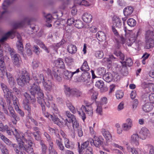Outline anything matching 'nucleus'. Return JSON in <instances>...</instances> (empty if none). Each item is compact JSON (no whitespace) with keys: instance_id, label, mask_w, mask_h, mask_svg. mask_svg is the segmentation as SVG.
Masks as SVG:
<instances>
[{"instance_id":"obj_1","label":"nucleus","mask_w":154,"mask_h":154,"mask_svg":"<svg viewBox=\"0 0 154 154\" xmlns=\"http://www.w3.org/2000/svg\"><path fill=\"white\" fill-rule=\"evenodd\" d=\"M16 140L18 143V145L15 144H12L14 150L17 154H25L24 152H20V150H25L28 153L31 154L33 152V149L32 147L33 143L32 141L29 140L27 143L22 141L19 137V135H16Z\"/></svg>"},{"instance_id":"obj_2","label":"nucleus","mask_w":154,"mask_h":154,"mask_svg":"<svg viewBox=\"0 0 154 154\" xmlns=\"http://www.w3.org/2000/svg\"><path fill=\"white\" fill-rule=\"evenodd\" d=\"M21 76L17 79L18 84L21 86H23L29 82L30 79L29 74L24 69H23L21 71Z\"/></svg>"},{"instance_id":"obj_3","label":"nucleus","mask_w":154,"mask_h":154,"mask_svg":"<svg viewBox=\"0 0 154 154\" xmlns=\"http://www.w3.org/2000/svg\"><path fill=\"white\" fill-rule=\"evenodd\" d=\"M14 135L15 136L16 138V135L18 134L19 137L21 138L22 141H23L25 143H27L29 140L32 141V135L33 132H32L31 131H27L24 134L21 133L19 134L16 129H15L14 131L13 132Z\"/></svg>"},{"instance_id":"obj_4","label":"nucleus","mask_w":154,"mask_h":154,"mask_svg":"<svg viewBox=\"0 0 154 154\" xmlns=\"http://www.w3.org/2000/svg\"><path fill=\"white\" fill-rule=\"evenodd\" d=\"M8 50L10 51L11 57L13 59L14 64L17 67H19L21 63L19 55L15 53L13 49L9 48H8Z\"/></svg>"},{"instance_id":"obj_5","label":"nucleus","mask_w":154,"mask_h":154,"mask_svg":"<svg viewBox=\"0 0 154 154\" xmlns=\"http://www.w3.org/2000/svg\"><path fill=\"white\" fill-rule=\"evenodd\" d=\"M79 69H77L75 71L72 72L64 69H63L62 74L63 78L66 80H71L72 79L73 75L77 73H78L79 72Z\"/></svg>"},{"instance_id":"obj_6","label":"nucleus","mask_w":154,"mask_h":154,"mask_svg":"<svg viewBox=\"0 0 154 154\" xmlns=\"http://www.w3.org/2000/svg\"><path fill=\"white\" fill-rule=\"evenodd\" d=\"M1 86L4 94V96L8 99V100L10 102L9 99L13 97L12 92L11 90H9L7 86L3 83H1Z\"/></svg>"},{"instance_id":"obj_7","label":"nucleus","mask_w":154,"mask_h":154,"mask_svg":"<svg viewBox=\"0 0 154 154\" xmlns=\"http://www.w3.org/2000/svg\"><path fill=\"white\" fill-rule=\"evenodd\" d=\"M32 77L38 85L42 83L45 80L42 74H38L36 72H32Z\"/></svg>"},{"instance_id":"obj_8","label":"nucleus","mask_w":154,"mask_h":154,"mask_svg":"<svg viewBox=\"0 0 154 154\" xmlns=\"http://www.w3.org/2000/svg\"><path fill=\"white\" fill-rule=\"evenodd\" d=\"M12 3L11 0H5L2 4V8L0 9V12L1 13V17L7 13L8 6Z\"/></svg>"},{"instance_id":"obj_9","label":"nucleus","mask_w":154,"mask_h":154,"mask_svg":"<svg viewBox=\"0 0 154 154\" xmlns=\"http://www.w3.org/2000/svg\"><path fill=\"white\" fill-rule=\"evenodd\" d=\"M8 109L10 112V116L11 118H13L14 120L12 121L14 124H16L17 122L19 121L20 118L19 116L15 112L13 108L12 107L8 108Z\"/></svg>"},{"instance_id":"obj_10","label":"nucleus","mask_w":154,"mask_h":154,"mask_svg":"<svg viewBox=\"0 0 154 154\" xmlns=\"http://www.w3.org/2000/svg\"><path fill=\"white\" fill-rule=\"evenodd\" d=\"M139 133L140 138L142 140L146 139L149 137L150 135V133L149 130L145 127L141 128Z\"/></svg>"},{"instance_id":"obj_11","label":"nucleus","mask_w":154,"mask_h":154,"mask_svg":"<svg viewBox=\"0 0 154 154\" xmlns=\"http://www.w3.org/2000/svg\"><path fill=\"white\" fill-rule=\"evenodd\" d=\"M40 88V86L37 85L35 82H34L30 84V86L29 88V90L32 95H35Z\"/></svg>"},{"instance_id":"obj_12","label":"nucleus","mask_w":154,"mask_h":154,"mask_svg":"<svg viewBox=\"0 0 154 154\" xmlns=\"http://www.w3.org/2000/svg\"><path fill=\"white\" fill-rule=\"evenodd\" d=\"M132 126V121L129 118L127 119L126 121V122L122 125V129L125 131H128L130 130Z\"/></svg>"},{"instance_id":"obj_13","label":"nucleus","mask_w":154,"mask_h":154,"mask_svg":"<svg viewBox=\"0 0 154 154\" xmlns=\"http://www.w3.org/2000/svg\"><path fill=\"white\" fill-rule=\"evenodd\" d=\"M42 84L45 90L48 91H50L54 88V84L49 80L45 81V80Z\"/></svg>"},{"instance_id":"obj_14","label":"nucleus","mask_w":154,"mask_h":154,"mask_svg":"<svg viewBox=\"0 0 154 154\" xmlns=\"http://www.w3.org/2000/svg\"><path fill=\"white\" fill-rule=\"evenodd\" d=\"M101 133L107 142H109L112 140V135L108 130L102 128L101 129Z\"/></svg>"},{"instance_id":"obj_15","label":"nucleus","mask_w":154,"mask_h":154,"mask_svg":"<svg viewBox=\"0 0 154 154\" xmlns=\"http://www.w3.org/2000/svg\"><path fill=\"white\" fill-rule=\"evenodd\" d=\"M0 69L1 72L0 76L2 78H3L4 76L6 74V70L5 66V63L3 60V59L1 58H0Z\"/></svg>"},{"instance_id":"obj_16","label":"nucleus","mask_w":154,"mask_h":154,"mask_svg":"<svg viewBox=\"0 0 154 154\" xmlns=\"http://www.w3.org/2000/svg\"><path fill=\"white\" fill-rule=\"evenodd\" d=\"M89 141L92 146H94L97 147H99L102 143V141L97 137H95L94 140L90 139Z\"/></svg>"},{"instance_id":"obj_17","label":"nucleus","mask_w":154,"mask_h":154,"mask_svg":"<svg viewBox=\"0 0 154 154\" xmlns=\"http://www.w3.org/2000/svg\"><path fill=\"white\" fill-rule=\"evenodd\" d=\"M91 77L90 73L88 72H85L82 73L81 77V79L82 82L87 83L90 81Z\"/></svg>"},{"instance_id":"obj_18","label":"nucleus","mask_w":154,"mask_h":154,"mask_svg":"<svg viewBox=\"0 0 154 154\" xmlns=\"http://www.w3.org/2000/svg\"><path fill=\"white\" fill-rule=\"evenodd\" d=\"M38 103L41 105L43 112L44 111H45V105L49 108L51 104V105L53 103H52V102L51 101H48L47 102H46L44 99H40L38 100Z\"/></svg>"},{"instance_id":"obj_19","label":"nucleus","mask_w":154,"mask_h":154,"mask_svg":"<svg viewBox=\"0 0 154 154\" xmlns=\"http://www.w3.org/2000/svg\"><path fill=\"white\" fill-rule=\"evenodd\" d=\"M16 33L15 29H12L7 33L0 39V42H3L9 37L15 35Z\"/></svg>"},{"instance_id":"obj_20","label":"nucleus","mask_w":154,"mask_h":154,"mask_svg":"<svg viewBox=\"0 0 154 154\" xmlns=\"http://www.w3.org/2000/svg\"><path fill=\"white\" fill-rule=\"evenodd\" d=\"M145 48L149 49L154 47V39H148L145 40Z\"/></svg>"},{"instance_id":"obj_21","label":"nucleus","mask_w":154,"mask_h":154,"mask_svg":"<svg viewBox=\"0 0 154 154\" xmlns=\"http://www.w3.org/2000/svg\"><path fill=\"white\" fill-rule=\"evenodd\" d=\"M52 74L56 80L59 82L61 81L62 77L60 75V72L57 68H54L53 70Z\"/></svg>"},{"instance_id":"obj_22","label":"nucleus","mask_w":154,"mask_h":154,"mask_svg":"<svg viewBox=\"0 0 154 154\" xmlns=\"http://www.w3.org/2000/svg\"><path fill=\"white\" fill-rule=\"evenodd\" d=\"M113 25L118 28L121 27L122 26V22L120 18L117 17H114L113 20Z\"/></svg>"},{"instance_id":"obj_23","label":"nucleus","mask_w":154,"mask_h":154,"mask_svg":"<svg viewBox=\"0 0 154 154\" xmlns=\"http://www.w3.org/2000/svg\"><path fill=\"white\" fill-rule=\"evenodd\" d=\"M133 11L134 9L131 6H127L123 10L124 14L125 16L128 17L132 14Z\"/></svg>"},{"instance_id":"obj_24","label":"nucleus","mask_w":154,"mask_h":154,"mask_svg":"<svg viewBox=\"0 0 154 154\" xmlns=\"http://www.w3.org/2000/svg\"><path fill=\"white\" fill-rule=\"evenodd\" d=\"M96 37L97 39L100 42L105 41L106 38L105 33L101 31L98 32L96 34Z\"/></svg>"},{"instance_id":"obj_25","label":"nucleus","mask_w":154,"mask_h":154,"mask_svg":"<svg viewBox=\"0 0 154 154\" xmlns=\"http://www.w3.org/2000/svg\"><path fill=\"white\" fill-rule=\"evenodd\" d=\"M54 64L56 67L63 69L65 68V65L63 60L61 58H59L54 61Z\"/></svg>"},{"instance_id":"obj_26","label":"nucleus","mask_w":154,"mask_h":154,"mask_svg":"<svg viewBox=\"0 0 154 154\" xmlns=\"http://www.w3.org/2000/svg\"><path fill=\"white\" fill-rule=\"evenodd\" d=\"M153 106L150 102H148L144 104L143 106V109L145 112H148L153 109Z\"/></svg>"},{"instance_id":"obj_27","label":"nucleus","mask_w":154,"mask_h":154,"mask_svg":"<svg viewBox=\"0 0 154 154\" xmlns=\"http://www.w3.org/2000/svg\"><path fill=\"white\" fill-rule=\"evenodd\" d=\"M65 115L69 119V120H68L67 119H65V124L67 126L69 127V125L67 123H71V121L73 119H75V118L73 115L70 112L68 111H67L65 112Z\"/></svg>"},{"instance_id":"obj_28","label":"nucleus","mask_w":154,"mask_h":154,"mask_svg":"<svg viewBox=\"0 0 154 154\" xmlns=\"http://www.w3.org/2000/svg\"><path fill=\"white\" fill-rule=\"evenodd\" d=\"M92 17V16L90 14L85 13L83 14L82 19L85 22L89 23L91 21Z\"/></svg>"},{"instance_id":"obj_29","label":"nucleus","mask_w":154,"mask_h":154,"mask_svg":"<svg viewBox=\"0 0 154 154\" xmlns=\"http://www.w3.org/2000/svg\"><path fill=\"white\" fill-rule=\"evenodd\" d=\"M81 110L85 111L86 113L88 116H91L93 115V108L92 107H89V108L85 107V106L84 105H82L81 108Z\"/></svg>"},{"instance_id":"obj_30","label":"nucleus","mask_w":154,"mask_h":154,"mask_svg":"<svg viewBox=\"0 0 154 154\" xmlns=\"http://www.w3.org/2000/svg\"><path fill=\"white\" fill-rule=\"evenodd\" d=\"M77 48L75 45L70 44L67 47V50L68 52L72 54H75L77 51Z\"/></svg>"},{"instance_id":"obj_31","label":"nucleus","mask_w":154,"mask_h":154,"mask_svg":"<svg viewBox=\"0 0 154 154\" xmlns=\"http://www.w3.org/2000/svg\"><path fill=\"white\" fill-rule=\"evenodd\" d=\"M29 102L27 100H23V106L24 109L28 111V115L30 114L31 108L29 105Z\"/></svg>"},{"instance_id":"obj_32","label":"nucleus","mask_w":154,"mask_h":154,"mask_svg":"<svg viewBox=\"0 0 154 154\" xmlns=\"http://www.w3.org/2000/svg\"><path fill=\"white\" fill-rule=\"evenodd\" d=\"M148 39H154V31L148 30L146 32L145 39L147 40Z\"/></svg>"},{"instance_id":"obj_33","label":"nucleus","mask_w":154,"mask_h":154,"mask_svg":"<svg viewBox=\"0 0 154 154\" xmlns=\"http://www.w3.org/2000/svg\"><path fill=\"white\" fill-rule=\"evenodd\" d=\"M112 75L110 73L107 72L103 76V79L107 82H111L112 80Z\"/></svg>"},{"instance_id":"obj_34","label":"nucleus","mask_w":154,"mask_h":154,"mask_svg":"<svg viewBox=\"0 0 154 154\" xmlns=\"http://www.w3.org/2000/svg\"><path fill=\"white\" fill-rule=\"evenodd\" d=\"M131 141L136 146H138L139 144V136L137 134H133L131 137Z\"/></svg>"},{"instance_id":"obj_35","label":"nucleus","mask_w":154,"mask_h":154,"mask_svg":"<svg viewBox=\"0 0 154 154\" xmlns=\"http://www.w3.org/2000/svg\"><path fill=\"white\" fill-rule=\"evenodd\" d=\"M51 120L53 121L55 124H57L60 127L63 126V122L60 121V119L55 115L53 116L52 119Z\"/></svg>"},{"instance_id":"obj_36","label":"nucleus","mask_w":154,"mask_h":154,"mask_svg":"<svg viewBox=\"0 0 154 154\" xmlns=\"http://www.w3.org/2000/svg\"><path fill=\"white\" fill-rule=\"evenodd\" d=\"M28 17H26L24 18V20L20 22H18L15 23L13 25V27L15 29L17 28L21 27L23 26L24 24V22L28 19Z\"/></svg>"},{"instance_id":"obj_37","label":"nucleus","mask_w":154,"mask_h":154,"mask_svg":"<svg viewBox=\"0 0 154 154\" xmlns=\"http://www.w3.org/2000/svg\"><path fill=\"white\" fill-rule=\"evenodd\" d=\"M56 143L60 150L61 151H63L64 150L65 148L61 139L59 138L56 139Z\"/></svg>"},{"instance_id":"obj_38","label":"nucleus","mask_w":154,"mask_h":154,"mask_svg":"<svg viewBox=\"0 0 154 154\" xmlns=\"http://www.w3.org/2000/svg\"><path fill=\"white\" fill-rule=\"evenodd\" d=\"M5 75H6L7 76L9 84L11 86L14 85L15 84V82L13 77L11 75L10 73H7L6 72Z\"/></svg>"},{"instance_id":"obj_39","label":"nucleus","mask_w":154,"mask_h":154,"mask_svg":"<svg viewBox=\"0 0 154 154\" xmlns=\"http://www.w3.org/2000/svg\"><path fill=\"white\" fill-rule=\"evenodd\" d=\"M96 73L98 76H102L104 75L106 70L103 67H100L96 70Z\"/></svg>"},{"instance_id":"obj_40","label":"nucleus","mask_w":154,"mask_h":154,"mask_svg":"<svg viewBox=\"0 0 154 154\" xmlns=\"http://www.w3.org/2000/svg\"><path fill=\"white\" fill-rule=\"evenodd\" d=\"M71 122H72V127L74 130H76L77 129L81 127L75 118L72 120Z\"/></svg>"},{"instance_id":"obj_41","label":"nucleus","mask_w":154,"mask_h":154,"mask_svg":"<svg viewBox=\"0 0 154 154\" xmlns=\"http://www.w3.org/2000/svg\"><path fill=\"white\" fill-rule=\"evenodd\" d=\"M90 69L88 66L87 62L86 61H85L80 67V69L82 71L87 72Z\"/></svg>"},{"instance_id":"obj_42","label":"nucleus","mask_w":154,"mask_h":154,"mask_svg":"<svg viewBox=\"0 0 154 154\" xmlns=\"http://www.w3.org/2000/svg\"><path fill=\"white\" fill-rule=\"evenodd\" d=\"M89 141H87L81 144L80 149L79 150V152L80 154H82L83 153V150L87 148L89 144Z\"/></svg>"},{"instance_id":"obj_43","label":"nucleus","mask_w":154,"mask_h":154,"mask_svg":"<svg viewBox=\"0 0 154 154\" xmlns=\"http://www.w3.org/2000/svg\"><path fill=\"white\" fill-rule=\"evenodd\" d=\"M74 25L76 28L78 29L82 28L84 26L83 22L79 20H75Z\"/></svg>"},{"instance_id":"obj_44","label":"nucleus","mask_w":154,"mask_h":154,"mask_svg":"<svg viewBox=\"0 0 154 154\" xmlns=\"http://www.w3.org/2000/svg\"><path fill=\"white\" fill-rule=\"evenodd\" d=\"M88 93L91 95V98L94 100H95L98 96V93L94 91L93 88H91L89 91Z\"/></svg>"},{"instance_id":"obj_45","label":"nucleus","mask_w":154,"mask_h":154,"mask_svg":"<svg viewBox=\"0 0 154 154\" xmlns=\"http://www.w3.org/2000/svg\"><path fill=\"white\" fill-rule=\"evenodd\" d=\"M65 87V92L66 95L68 97H69L72 94V91H73V89H71L70 87H67L66 85Z\"/></svg>"},{"instance_id":"obj_46","label":"nucleus","mask_w":154,"mask_h":154,"mask_svg":"<svg viewBox=\"0 0 154 154\" xmlns=\"http://www.w3.org/2000/svg\"><path fill=\"white\" fill-rule=\"evenodd\" d=\"M17 46L19 53L23 54V48L21 41H18L16 43Z\"/></svg>"},{"instance_id":"obj_47","label":"nucleus","mask_w":154,"mask_h":154,"mask_svg":"<svg viewBox=\"0 0 154 154\" xmlns=\"http://www.w3.org/2000/svg\"><path fill=\"white\" fill-rule=\"evenodd\" d=\"M136 21L133 18H130L127 21V23L128 25L131 27H133L136 24Z\"/></svg>"},{"instance_id":"obj_48","label":"nucleus","mask_w":154,"mask_h":154,"mask_svg":"<svg viewBox=\"0 0 154 154\" xmlns=\"http://www.w3.org/2000/svg\"><path fill=\"white\" fill-rule=\"evenodd\" d=\"M127 149L129 152H131L132 154H139L138 149L134 147H131L130 146H128Z\"/></svg>"},{"instance_id":"obj_49","label":"nucleus","mask_w":154,"mask_h":154,"mask_svg":"<svg viewBox=\"0 0 154 154\" xmlns=\"http://www.w3.org/2000/svg\"><path fill=\"white\" fill-rule=\"evenodd\" d=\"M82 95V92L76 89H73V91H72V95L75 97H81Z\"/></svg>"},{"instance_id":"obj_50","label":"nucleus","mask_w":154,"mask_h":154,"mask_svg":"<svg viewBox=\"0 0 154 154\" xmlns=\"http://www.w3.org/2000/svg\"><path fill=\"white\" fill-rule=\"evenodd\" d=\"M66 106L69 109L73 114H75L76 112V110L75 107L72 105L71 103L68 102L66 103Z\"/></svg>"},{"instance_id":"obj_51","label":"nucleus","mask_w":154,"mask_h":154,"mask_svg":"<svg viewBox=\"0 0 154 154\" xmlns=\"http://www.w3.org/2000/svg\"><path fill=\"white\" fill-rule=\"evenodd\" d=\"M96 57L98 59H101L104 56V54L103 51H96L94 53Z\"/></svg>"},{"instance_id":"obj_52","label":"nucleus","mask_w":154,"mask_h":154,"mask_svg":"<svg viewBox=\"0 0 154 154\" xmlns=\"http://www.w3.org/2000/svg\"><path fill=\"white\" fill-rule=\"evenodd\" d=\"M145 148L149 150V154H154V147L150 144H146L145 146Z\"/></svg>"},{"instance_id":"obj_53","label":"nucleus","mask_w":154,"mask_h":154,"mask_svg":"<svg viewBox=\"0 0 154 154\" xmlns=\"http://www.w3.org/2000/svg\"><path fill=\"white\" fill-rule=\"evenodd\" d=\"M65 61L68 65L70 66L74 61V59L70 57H66L65 58Z\"/></svg>"},{"instance_id":"obj_54","label":"nucleus","mask_w":154,"mask_h":154,"mask_svg":"<svg viewBox=\"0 0 154 154\" xmlns=\"http://www.w3.org/2000/svg\"><path fill=\"white\" fill-rule=\"evenodd\" d=\"M36 94H37L38 96V100L37 101L38 102V100L40 99H44V94L42 90L40 88H39V89L38 91L37 92H36Z\"/></svg>"},{"instance_id":"obj_55","label":"nucleus","mask_w":154,"mask_h":154,"mask_svg":"<svg viewBox=\"0 0 154 154\" xmlns=\"http://www.w3.org/2000/svg\"><path fill=\"white\" fill-rule=\"evenodd\" d=\"M32 135L34 136L35 139L37 140H40L41 137V133L40 131L33 132Z\"/></svg>"},{"instance_id":"obj_56","label":"nucleus","mask_w":154,"mask_h":154,"mask_svg":"<svg viewBox=\"0 0 154 154\" xmlns=\"http://www.w3.org/2000/svg\"><path fill=\"white\" fill-rule=\"evenodd\" d=\"M13 101L15 109L19 107V100L16 97H13Z\"/></svg>"},{"instance_id":"obj_57","label":"nucleus","mask_w":154,"mask_h":154,"mask_svg":"<svg viewBox=\"0 0 154 154\" xmlns=\"http://www.w3.org/2000/svg\"><path fill=\"white\" fill-rule=\"evenodd\" d=\"M4 102L5 101H4L3 99L2 98H1L0 105L2 106L3 110L4 113L7 115H8V112L6 108L5 107Z\"/></svg>"},{"instance_id":"obj_58","label":"nucleus","mask_w":154,"mask_h":154,"mask_svg":"<svg viewBox=\"0 0 154 154\" xmlns=\"http://www.w3.org/2000/svg\"><path fill=\"white\" fill-rule=\"evenodd\" d=\"M1 138L7 144L10 145L11 144V142L5 136L2 134H0Z\"/></svg>"},{"instance_id":"obj_59","label":"nucleus","mask_w":154,"mask_h":154,"mask_svg":"<svg viewBox=\"0 0 154 154\" xmlns=\"http://www.w3.org/2000/svg\"><path fill=\"white\" fill-rule=\"evenodd\" d=\"M116 96L117 99H120L122 98L124 96L123 92L122 91H118L116 92Z\"/></svg>"},{"instance_id":"obj_60","label":"nucleus","mask_w":154,"mask_h":154,"mask_svg":"<svg viewBox=\"0 0 154 154\" xmlns=\"http://www.w3.org/2000/svg\"><path fill=\"white\" fill-rule=\"evenodd\" d=\"M96 105L97 106V108L96 109V112L99 114H101L102 110V106L100 103L97 102H96Z\"/></svg>"},{"instance_id":"obj_61","label":"nucleus","mask_w":154,"mask_h":154,"mask_svg":"<svg viewBox=\"0 0 154 154\" xmlns=\"http://www.w3.org/2000/svg\"><path fill=\"white\" fill-rule=\"evenodd\" d=\"M136 39V37H131L127 41V44L129 46H131Z\"/></svg>"},{"instance_id":"obj_62","label":"nucleus","mask_w":154,"mask_h":154,"mask_svg":"<svg viewBox=\"0 0 154 154\" xmlns=\"http://www.w3.org/2000/svg\"><path fill=\"white\" fill-rule=\"evenodd\" d=\"M39 62L37 60H33L32 62V66L33 69L37 68L39 65Z\"/></svg>"},{"instance_id":"obj_63","label":"nucleus","mask_w":154,"mask_h":154,"mask_svg":"<svg viewBox=\"0 0 154 154\" xmlns=\"http://www.w3.org/2000/svg\"><path fill=\"white\" fill-rule=\"evenodd\" d=\"M104 85L103 82V81L98 80L96 82L95 86L99 88H102Z\"/></svg>"},{"instance_id":"obj_64","label":"nucleus","mask_w":154,"mask_h":154,"mask_svg":"<svg viewBox=\"0 0 154 154\" xmlns=\"http://www.w3.org/2000/svg\"><path fill=\"white\" fill-rule=\"evenodd\" d=\"M54 145H49L48 148V154H57L56 151L53 148Z\"/></svg>"}]
</instances>
